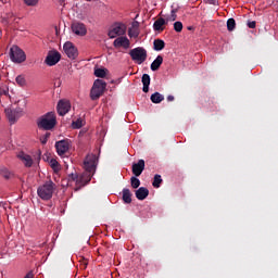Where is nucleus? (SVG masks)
Returning a JSON list of instances; mask_svg holds the SVG:
<instances>
[{"label":"nucleus","instance_id":"nucleus-1","mask_svg":"<svg viewBox=\"0 0 278 278\" xmlns=\"http://www.w3.org/2000/svg\"><path fill=\"white\" fill-rule=\"evenodd\" d=\"M97 162H99V159L97 157V154H88L84 161V168L85 173H83L79 176V188H83V186H87V184H90L92 179V175H94L97 170Z\"/></svg>","mask_w":278,"mask_h":278},{"label":"nucleus","instance_id":"nucleus-2","mask_svg":"<svg viewBox=\"0 0 278 278\" xmlns=\"http://www.w3.org/2000/svg\"><path fill=\"white\" fill-rule=\"evenodd\" d=\"M58 186L52 180L46 181L43 185L39 186L37 189V194L42 201H51L53 199V193Z\"/></svg>","mask_w":278,"mask_h":278},{"label":"nucleus","instance_id":"nucleus-3","mask_svg":"<svg viewBox=\"0 0 278 278\" xmlns=\"http://www.w3.org/2000/svg\"><path fill=\"white\" fill-rule=\"evenodd\" d=\"M55 125H58V119L54 112H49L37 119L38 128L45 131H51Z\"/></svg>","mask_w":278,"mask_h":278},{"label":"nucleus","instance_id":"nucleus-4","mask_svg":"<svg viewBox=\"0 0 278 278\" xmlns=\"http://www.w3.org/2000/svg\"><path fill=\"white\" fill-rule=\"evenodd\" d=\"M106 86H108V84H105V81H103L101 79H97L93 83V87L91 88V91H90L91 100L97 101V99H100L101 96L103 94V92H105Z\"/></svg>","mask_w":278,"mask_h":278},{"label":"nucleus","instance_id":"nucleus-5","mask_svg":"<svg viewBox=\"0 0 278 278\" xmlns=\"http://www.w3.org/2000/svg\"><path fill=\"white\" fill-rule=\"evenodd\" d=\"M10 59L15 64H23L27 60V55L25 54V51L21 49L18 46H13L10 49Z\"/></svg>","mask_w":278,"mask_h":278},{"label":"nucleus","instance_id":"nucleus-6","mask_svg":"<svg viewBox=\"0 0 278 278\" xmlns=\"http://www.w3.org/2000/svg\"><path fill=\"white\" fill-rule=\"evenodd\" d=\"M129 55L132 62H136L137 64H143V62H147V49L142 47L131 49L129 51Z\"/></svg>","mask_w":278,"mask_h":278},{"label":"nucleus","instance_id":"nucleus-7","mask_svg":"<svg viewBox=\"0 0 278 278\" xmlns=\"http://www.w3.org/2000/svg\"><path fill=\"white\" fill-rule=\"evenodd\" d=\"M127 31V26L123 23H115L112 25L111 29L109 30V38H116V36H125Z\"/></svg>","mask_w":278,"mask_h":278},{"label":"nucleus","instance_id":"nucleus-8","mask_svg":"<svg viewBox=\"0 0 278 278\" xmlns=\"http://www.w3.org/2000/svg\"><path fill=\"white\" fill-rule=\"evenodd\" d=\"M60 60H62V54H60L58 50H51L48 52L45 63L47 64V66H55V64H58Z\"/></svg>","mask_w":278,"mask_h":278},{"label":"nucleus","instance_id":"nucleus-9","mask_svg":"<svg viewBox=\"0 0 278 278\" xmlns=\"http://www.w3.org/2000/svg\"><path fill=\"white\" fill-rule=\"evenodd\" d=\"M63 50L65 52V55H67V58H70V60H76L77 55H79L77 52V48L71 41H67L64 43Z\"/></svg>","mask_w":278,"mask_h":278},{"label":"nucleus","instance_id":"nucleus-10","mask_svg":"<svg viewBox=\"0 0 278 278\" xmlns=\"http://www.w3.org/2000/svg\"><path fill=\"white\" fill-rule=\"evenodd\" d=\"M4 112L11 125H14V123L21 118V114H23V110L21 109H5Z\"/></svg>","mask_w":278,"mask_h":278},{"label":"nucleus","instance_id":"nucleus-11","mask_svg":"<svg viewBox=\"0 0 278 278\" xmlns=\"http://www.w3.org/2000/svg\"><path fill=\"white\" fill-rule=\"evenodd\" d=\"M55 149L58 155H65V153L71 149V141L68 139H63L55 142Z\"/></svg>","mask_w":278,"mask_h":278},{"label":"nucleus","instance_id":"nucleus-12","mask_svg":"<svg viewBox=\"0 0 278 278\" xmlns=\"http://www.w3.org/2000/svg\"><path fill=\"white\" fill-rule=\"evenodd\" d=\"M72 31L76 34V36H86L88 28H86V24L81 22H74L72 23Z\"/></svg>","mask_w":278,"mask_h":278},{"label":"nucleus","instance_id":"nucleus-13","mask_svg":"<svg viewBox=\"0 0 278 278\" xmlns=\"http://www.w3.org/2000/svg\"><path fill=\"white\" fill-rule=\"evenodd\" d=\"M56 110L60 116H66V114H68V112L71 111V102L61 100L58 103Z\"/></svg>","mask_w":278,"mask_h":278},{"label":"nucleus","instance_id":"nucleus-14","mask_svg":"<svg viewBox=\"0 0 278 278\" xmlns=\"http://www.w3.org/2000/svg\"><path fill=\"white\" fill-rule=\"evenodd\" d=\"M17 159L23 162L26 168H31V166H34V159H31V156L25 152L17 153Z\"/></svg>","mask_w":278,"mask_h":278},{"label":"nucleus","instance_id":"nucleus-15","mask_svg":"<svg viewBox=\"0 0 278 278\" xmlns=\"http://www.w3.org/2000/svg\"><path fill=\"white\" fill-rule=\"evenodd\" d=\"M129 39L127 37H118L114 40L113 42V47H115V49H118L121 47H123L124 49H129Z\"/></svg>","mask_w":278,"mask_h":278},{"label":"nucleus","instance_id":"nucleus-16","mask_svg":"<svg viewBox=\"0 0 278 278\" xmlns=\"http://www.w3.org/2000/svg\"><path fill=\"white\" fill-rule=\"evenodd\" d=\"M144 170V160H139L137 163L132 164V174L135 177H140Z\"/></svg>","mask_w":278,"mask_h":278},{"label":"nucleus","instance_id":"nucleus-17","mask_svg":"<svg viewBox=\"0 0 278 278\" xmlns=\"http://www.w3.org/2000/svg\"><path fill=\"white\" fill-rule=\"evenodd\" d=\"M135 194L138 201H144V199L149 197V189L140 187L138 190L135 191Z\"/></svg>","mask_w":278,"mask_h":278},{"label":"nucleus","instance_id":"nucleus-18","mask_svg":"<svg viewBox=\"0 0 278 278\" xmlns=\"http://www.w3.org/2000/svg\"><path fill=\"white\" fill-rule=\"evenodd\" d=\"M164 25H168L164 17L157 18L153 24L154 31H164Z\"/></svg>","mask_w":278,"mask_h":278},{"label":"nucleus","instance_id":"nucleus-19","mask_svg":"<svg viewBox=\"0 0 278 278\" xmlns=\"http://www.w3.org/2000/svg\"><path fill=\"white\" fill-rule=\"evenodd\" d=\"M164 58L162 55H157L156 59L150 65L151 71H160V67L162 66Z\"/></svg>","mask_w":278,"mask_h":278},{"label":"nucleus","instance_id":"nucleus-20","mask_svg":"<svg viewBox=\"0 0 278 278\" xmlns=\"http://www.w3.org/2000/svg\"><path fill=\"white\" fill-rule=\"evenodd\" d=\"M141 81L143 84V92H149V86H151V76H149V74H143Z\"/></svg>","mask_w":278,"mask_h":278},{"label":"nucleus","instance_id":"nucleus-21","mask_svg":"<svg viewBox=\"0 0 278 278\" xmlns=\"http://www.w3.org/2000/svg\"><path fill=\"white\" fill-rule=\"evenodd\" d=\"M164 47H166V42H164V40L155 39L153 41V49H154V51H162V50H164Z\"/></svg>","mask_w":278,"mask_h":278},{"label":"nucleus","instance_id":"nucleus-22","mask_svg":"<svg viewBox=\"0 0 278 278\" xmlns=\"http://www.w3.org/2000/svg\"><path fill=\"white\" fill-rule=\"evenodd\" d=\"M150 101H152V103H156V104L162 103V101H164V96L156 91L151 94Z\"/></svg>","mask_w":278,"mask_h":278},{"label":"nucleus","instance_id":"nucleus-23","mask_svg":"<svg viewBox=\"0 0 278 278\" xmlns=\"http://www.w3.org/2000/svg\"><path fill=\"white\" fill-rule=\"evenodd\" d=\"M123 201L124 203H131V191L127 188L123 189Z\"/></svg>","mask_w":278,"mask_h":278},{"label":"nucleus","instance_id":"nucleus-24","mask_svg":"<svg viewBox=\"0 0 278 278\" xmlns=\"http://www.w3.org/2000/svg\"><path fill=\"white\" fill-rule=\"evenodd\" d=\"M0 175L1 177H3L4 179H12L14 177V174L12 172H10L8 168L2 167L0 169Z\"/></svg>","mask_w":278,"mask_h":278},{"label":"nucleus","instance_id":"nucleus-25","mask_svg":"<svg viewBox=\"0 0 278 278\" xmlns=\"http://www.w3.org/2000/svg\"><path fill=\"white\" fill-rule=\"evenodd\" d=\"M105 75H108V68H96L94 70L96 77H100L103 79V77H105Z\"/></svg>","mask_w":278,"mask_h":278},{"label":"nucleus","instance_id":"nucleus-26","mask_svg":"<svg viewBox=\"0 0 278 278\" xmlns=\"http://www.w3.org/2000/svg\"><path fill=\"white\" fill-rule=\"evenodd\" d=\"M162 176L160 174L154 175V179L152 182L153 188H160L162 186Z\"/></svg>","mask_w":278,"mask_h":278},{"label":"nucleus","instance_id":"nucleus-27","mask_svg":"<svg viewBox=\"0 0 278 278\" xmlns=\"http://www.w3.org/2000/svg\"><path fill=\"white\" fill-rule=\"evenodd\" d=\"M175 21H177V10L174 9V10H172L170 15L165 18V22L168 24V23H173Z\"/></svg>","mask_w":278,"mask_h":278},{"label":"nucleus","instance_id":"nucleus-28","mask_svg":"<svg viewBox=\"0 0 278 278\" xmlns=\"http://www.w3.org/2000/svg\"><path fill=\"white\" fill-rule=\"evenodd\" d=\"M227 29L228 31H233V29H236V20L235 18H229L227 21Z\"/></svg>","mask_w":278,"mask_h":278},{"label":"nucleus","instance_id":"nucleus-29","mask_svg":"<svg viewBox=\"0 0 278 278\" xmlns=\"http://www.w3.org/2000/svg\"><path fill=\"white\" fill-rule=\"evenodd\" d=\"M15 81H16L17 86H21V87L26 86V84H27V80L25 79V76H23V75H18L15 78Z\"/></svg>","mask_w":278,"mask_h":278},{"label":"nucleus","instance_id":"nucleus-30","mask_svg":"<svg viewBox=\"0 0 278 278\" xmlns=\"http://www.w3.org/2000/svg\"><path fill=\"white\" fill-rule=\"evenodd\" d=\"M130 185H131V188H135V189L140 188V179H138L136 176H132L130 178Z\"/></svg>","mask_w":278,"mask_h":278},{"label":"nucleus","instance_id":"nucleus-31","mask_svg":"<svg viewBox=\"0 0 278 278\" xmlns=\"http://www.w3.org/2000/svg\"><path fill=\"white\" fill-rule=\"evenodd\" d=\"M72 127L73 129H81V127H84V121L78 118L76 122L72 123Z\"/></svg>","mask_w":278,"mask_h":278},{"label":"nucleus","instance_id":"nucleus-32","mask_svg":"<svg viewBox=\"0 0 278 278\" xmlns=\"http://www.w3.org/2000/svg\"><path fill=\"white\" fill-rule=\"evenodd\" d=\"M25 5H28V8H36L38 5V2L40 0H23Z\"/></svg>","mask_w":278,"mask_h":278},{"label":"nucleus","instance_id":"nucleus-33","mask_svg":"<svg viewBox=\"0 0 278 278\" xmlns=\"http://www.w3.org/2000/svg\"><path fill=\"white\" fill-rule=\"evenodd\" d=\"M68 177H70L71 181H76V185L79 188V186H80L79 175L72 173L68 175Z\"/></svg>","mask_w":278,"mask_h":278},{"label":"nucleus","instance_id":"nucleus-34","mask_svg":"<svg viewBox=\"0 0 278 278\" xmlns=\"http://www.w3.org/2000/svg\"><path fill=\"white\" fill-rule=\"evenodd\" d=\"M174 29H175L178 34H180V31L184 30V24H182L181 22H175V23H174Z\"/></svg>","mask_w":278,"mask_h":278},{"label":"nucleus","instance_id":"nucleus-35","mask_svg":"<svg viewBox=\"0 0 278 278\" xmlns=\"http://www.w3.org/2000/svg\"><path fill=\"white\" fill-rule=\"evenodd\" d=\"M50 136H51V134L47 132L43 137H41L40 138L41 144H45L49 140Z\"/></svg>","mask_w":278,"mask_h":278},{"label":"nucleus","instance_id":"nucleus-36","mask_svg":"<svg viewBox=\"0 0 278 278\" xmlns=\"http://www.w3.org/2000/svg\"><path fill=\"white\" fill-rule=\"evenodd\" d=\"M50 166H51V168H53V170H56V168L59 166V163L55 160L52 159L50 161Z\"/></svg>","mask_w":278,"mask_h":278},{"label":"nucleus","instance_id":"nucleus-37","mask_svg":"<svg viewBox=\"0 0 278 278\" xmlns=\"http://www.w3.org/2000/svg\"><path fill=\"white\" fill-rule=\"evenodd\" d=\"M128 36H130V38L134 37V36L138 37V30L135 29V30L132 31L131 28H129V30H128Z\"/></svg>","mask_w":278,"mask_h":278},{"label":"nucleus","instance_id":"nucleus-38","mask_svg":"<svg viewBox=\"0 0 278 278\" xmlns=\"http://www.w3.org/2000/svg\"><path fill=\"white\" fill-rule=\"evenodd\" d=\"M255 25H256L255 21L248 22V27H249L250 29H255Z\"/></svg>","mask_w":278,"mask_h":278},{"label":"nucleus","instance_id":"nucleus-39","mask_svg":"<svg viewBox=\"0 0 278 278\" xmlns=\"http://www.w3.org/2000/svg\"><path fill=\"white\" fill-rule=\"evenodd\" d=\"M206 3H210L211 5H216L218 3V0H205Z\"/></svg>","mask_w":278,"mask_h":278},{"label":"nucleus","instance_id":"nucleus-40","mask_svg":"<svg viewBox=\"0 0 278 278\" xmlns=\"http://www.w3.org/2000/svg\"><path fill=\"white\" fill-rule=\"evenodd\" d=\"M2 94H8V89H0V96H2Z\"/></svg>","mask_w":278,"mask_h":278},{"label":"nucleus","instance_id":"nucleus-41","mask_svg":"<svg viewBox=\"0 0 278 278\" xmlns=\"http://www.w3.org/2000/svg\"><path fill=\"white\" fill-rule=\"evenodd\" d=\"M139 25H140V24H139L138 22H134V23H132L134 29H138Z\"/></svg>","mask_w":278,"mask_h":278},{"label":"nucleus","instance_id":"nucleus-42","mask_svg":"<svg viewBox=\"0 0 278 278\" xmlns=\"http://www.w3.org/2000/svg\"><path fill=\"white\" fill-rule=\"evenodd\" d=\"M167 101H168V102L175 101V96H168V97H167Z\"/></svg>","mask_w":278,"mask_h":278},{"label":"nucleus","instance_id":"nucleus-43","mask_svg":"<svg viewBox=\"0 0 278 278\" xmlns=\"http://www.w3.org/2000/svg\"><path fill=\"white\" fill-rule=\"evenodd\" d=\"M24 278H34V274L29 271Z\"/></svg>","mask_w":278,"mask_h":278},{"label":"nucleus","instance_id":"nucleus-44","mask_svg":"<svg viewBox=\"0 0 278 278\" xmlns=\"http://www.w3.org/2000/svg\"><path fill=\"white\" fill-rule=\"evenodd\" d=\"M88 266V263H85V267Z\"/></svg>","mask_w":278,"mask_h":278},{"label":"nucleus","instance_id":"nucleus-45","mask_svg":"<svg viewBox=\"0 0 278 278\" xmlns=\"http://www.w3.org/2000/svg\"><path fill=\"white\" fill-rule=\"evenodd\" d=\"M188 29L190 30V29H192V27H188Z\"/></svg>","mask_w":278,"mask_h":278},{"label":"nucleus","instance_id":"nucleus-46","mask_svg":"<svg viewBox=\"0 0 278 278\" xmlns=\"http://www.w3.org/2000/svg\"><path fill=\"white\" fill-rule=\"evenodd\" d=\"M87 1H90V0H87Z\"/></svg>","mask_w":278,"mask_h":278}]
</instances>
